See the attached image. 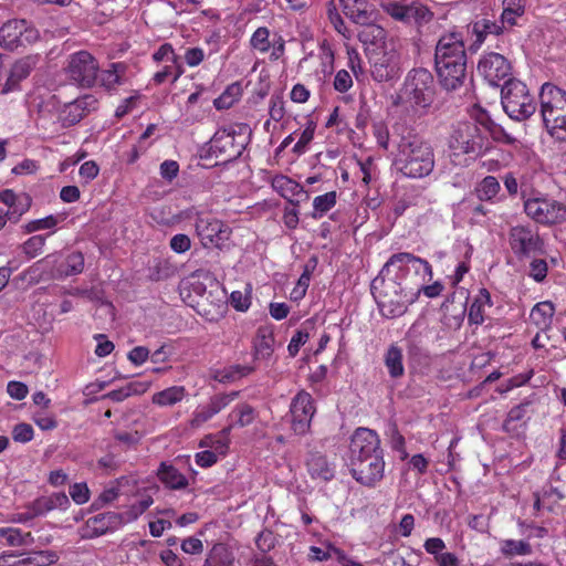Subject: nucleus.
<instances>
[{"label":"nucleus","mask_w":566,"mask_h":566,"mask_svg":"<svg viewBox=\"0 0 566 566\" xmlns=\"http://www.w3.org/2000/svg\"><path fill=\"white\" fill-rule=\"evenodd\" d=\"M396 146L394 167L402 176L420 179L429 176L434 169V151L430 143L403 128L399 135H394Z\"/></svg>","instance_id":"obj_1"},{"label":"nucleus","mask_w":566,"mask_h":566,"mask_svg":"<svg viewBox=\"0 0 566 566\" xmlns=\"http://www.w3.org/2000/svg\"><path fill=\"white\" fill-rule=\"evenodd\" d=\"M389 274L380 272L371 283V293L382 315L392 318L402 315L416 301V291L411 290V280L401 283L398 282V273L395 277H386Z\"/></svg>","instance_id":"obj_2"},{"label":"nucleus","mask_w":566,"mask_h":566,"mask_svg":"<svg viewBox=\"0 0 566 566\" xmlns=\"http://www.w3.org/2000/svg\"><path fill=\"white\" fill-rule=\"evenodd\" d=\"M541 116L547 133L557 142L566 143V91L552 83L542 85Z\"/></svg>","instance_id":"obj_3"},{"label":"nucleus","mask_w":566,"mask_h":566,"mask_svg":"<svg viewBox=\"0 0 566 566\" xmlns=\"http://www.w3.org/2000/svg\"><path fill=\"white\" fill-rule=\"evenodd\" d=\"M434 93L433 75L426 69H413L407 74L395 105L428 108L434 101Z\"/></svg>","instance_id":"obj_4"},{"label":"nucleus","mask_w":566,"mask_h":566,"mask_svg":"<svg viewBox=\"0 0 566 566\" xmlns=\"http://www.w3.org/2000/svg\"><path fill=\"white\" fill-rule=\"evenodd\" d=\"M504 112L515 120H525L536 111L533 96L526 85L516 78H509L501 91Z\"/></svg>","instance_id":"obj_5"},{"label":"nucleus","mask_w":566,"mask_h":566,"mask_svg":"<svg viewBox=\"0 0 566 566\" xmlns=\"http://www.w3.org/2000/svg\"><path fill=\"white\" fill-rule=\"evenodd\" d=\"M247 143V136L235 127L220 128L209 142V153L220 163H231L242 155Z\"/></svg>","instance_id":"obj_6"},{"label":"nucleus","mask_w":566,"mask_h":566,"mask_svg":"<svg viewBox=\"0 0 566 566\" xmlns=\"http://www.w3.org/2000/svg\"><path fill=\"white\" fill-rule=\"evenodd\" d=\"M98 72L99 64L97 60L87 51L75 52L67 59L66 76L81 87H92L96 83Z\"/></svg>","instance_id":"obj_7"},{"label":"nucleus","mask_w":566,"mask_h":566,"mask_svg":"<svg viewBox=\"0 0 566 566\" xmlns=\"http://www.w3.org/2000/svg\"><path fill=\"white\" fill-rule=\"evenodd\" d=\"M525 213L537 223L554 224L566 220V207L546 196L524 200Z\"/></svg>","instance_id":"obj_8"},{"label":"nucleus","mask_w":566,"mask_h":566,"mask_svg":"<svg viewBox=\"0 0 566 566\" xmlns=\"http://www.w3.org/2000/svg\"><path fill=\"white\" fill-rule=\"evenodd\" d=\"M380 8L395 21L408 25L415 23L418 27H422L433 18V13L429 8L419 1H412L407 4L400 1L390 0L381 2Z\"/></svg>","instance_id":"obj_9"},{"label":"nucleus","mask_w":566,"mask_h":566,"mask_svg":"<svg viewBox=\"0 0 566 566\" xmlns=\"http://www.w3.org/2000/svg\"><path fill=\"white\" fill-rule=\"evenodd\" d=\"M39 38V31L23 19L9 20L0 28V46L9 51L33 44Z\"/></svg>","instance_id":"obj_10"},{"label":"nucleus","mask_w":566,"mask_h":566,"mask_svg":"<svg viewBox=\"0 0 566 566\" xmlns=\"http://www.w3.org/2000/svg\"><path fill=\"white\" fill-rule=\"evenodd\" d=\"M450 147L463 154H480L484 148V136L473 122H459L450 136Z\"/></svg>","instance_id":"obj_11"},{"label":"nucleus","mask_w":566,"mask_h":566,"mask_svg":"<svg viewBox=\"0 0 566 566\" xmlns=\"http://www.w3.org/2000/svg\"><path fill=\"white\" fill-rule=\"evenodd\" d=\"M392 269H396L398 274L399 272L403 274L412 271L415 274L413 282L431 281L432 279L430 263L408 252L392 254L382 266L381 273H390Z\"/></svg>","instance_id":"obj_12"},{"label":"nucleus","mask_w":566,"mask_h":566,"mask_svg":"<svg viewBox=\"0 0 566 566\" xmlns=\"http://www.w3.org/2000/svg\"><path fill=\"white\" fill-rule=\"evenodd\" d=\"M509 243L518 259L543 253L544 250V242L538 231L526 226L512 227L509 232Z\"/></svg>","instance_id":"obj_13"},{"label":"nucleus","mask_w":566,"mask_h":566,"mask_svg":"<svg viewBox=\"0 0 566 566\" xmlns=\"http://www.w3.org/2000/svg\"><path fill=\"white\" fill-rule=\"evenodd\" d=\"M382 452L380 439L376 431L368 428H358L350 439L349 465Z\"/></svg>","instance_id":"obj_14"},{"label":"nucleus","mask_w":566,"mask_h":566,"mask_svg":"<svg viewBox=\"0 0 566 566\" xmlns=\"http://www.w3.org/2000/svg\"><path fill=\"white\" fill-rule=\"evenodd\" d=\"M512 66L507 59L495 52H490L481 56L478 63V72L492 86H499L501 81L504 83L511 78Z\"/></svg>","instance_id":"obj_15"},{"label":"nucleus","mask_w":566,"mask_h":566,"mask_svg":"<svg viewBox=\"0 0 566 566\" xmlns=\"http://www.w3.org/2000/svg\"><path fill=\"white\" fill-rule=\"evenodd\" d=\"M370 74L377 82H388L399 76L400 56L395 50H381L369 57Z\"/></svg>","instance_id":"obj_16"},{"label":"nucleus","mask_w":566,"mask_h":566,"mask_svg":"<svg viewBox=\"0 0 566 566\" xmlns=\"http://www.w3.org/2000/svg\"><path fill=\"white\" fill-rule=\"evenodd\" d=\"M124 515L122 513L108 511L96 514L85 522L81 527V537L84 539H93L114 532L124 525Z\"/></svg>","instance_id":"obj_17"},{"label":"nucleus","mask_w":566,"mask_h":566,"mask_svg":"<svg viewBox=\"0 0 566 566\" xmlns=\"http://www.w3.org/2000/svg\"><path fill=\"white\" fill-rule=\"evenodd\" d=\"M292 429L296 434H304L311 427L315 413L314 400L311 394L301 390L291 402Z\"/></svg>","instance_id":"obj_18"},{"label":"nucleus","mask_w":566,"mask_h":566,"mask_svg":"<svg viewBox=\"0 0 566 566\" xmlns=\"http://www.w3.org/2000/svg\"><path fill=\"white\" fill-rule=\"evenodd\" d=\"M352 476L361 485L373 488L384 478V452L349 465Z\"/></svg>","instance_id":"obj_19"},{"label":"nucleus","mask_w":566,"mask_h":566,"mask_svg":"<svg viewBox=\"0 0 566 566\" xmlns=\"http://www.w3.org/2000/svg\"><path fill=\"white\" fill-rule=\"evenodd\" d=\"M468 59L463 35L460 32H448L440 36L436 44L434 63Z\"/></svg>","instance_id":"obj_20"},{"label":"nucleus","mask_w":566,"mask_h":566,"mask_svg":"<svg viewBox=\"0 0 566 566\" xmlns=\"http://www.w3.org/2000/svg\"><path fill=\"white\" fill-rule=\"evenodd\" d=\"M467 60L434 63L440 85L447 91L461 87L467 78Z\"/></svg>","instance_id":"obj_21"},{"label":"nucleus","mask_w":566,"mask_h":566,"mask_svg":"<svg viewBox=\"0 0 566 566\" xmlns=\"http://www.w3.org/2000/svg\"><path fill=\"white\" fill-rule=\"evenodd\" d=\"M196 231L202 244L221 245L229 238V228L212 217H199L196 221Z\"/></svg>","instance_id":"obj_22"},{"label":"nucleus","mask_w":566,"mask_h":566,"mask_svg":"<svg viewBox=\"0 0 566 566\" xmlns=\"http://www.w3.org/2000/svg\"><path fill=\"white\" fill-rule=\"evenodd\" d=\"M97 101L92 95H84L63 106L59 120L63 127L80 123L91 111L95 109Z\"/></svg>","instance_id":"obj_23"},{"label":"nucleus","mask_w":566,"mask_h":566,"mask_svg":"<svg viewBox=\"0 0 566 566\" xmlns=\"http://www.w3.org/2000/svg\"><path fill=\"white\" fill-rule=\"evenodd\" d=\"M40 59L39 54H31L17 60L10 69L9 76L1 88V94L19 91L20 82L30 75Z\"/></svg>","instance_id":"obj_24"},{"label":"nucleus","mask_w":566,"mask_h":566,"mask_svg":"<svg viewBox=\"0 0 566 566\" xmlns=\"http://www.w3.org/2000/svg\"><path fill=\"white\" fill-rule=\"evenodd\" d=\"M344 14L355 24L377 22L378 10L367 0H339Z\"/></svg>","instance_id":"obj_25"},{"label":"nucleus","mask_w":566,"mask_h":566,"mask_svg":"<svg viewBox=\"0 0 566 566\" xmlns=\"http://www.w3.org/2000/svg\"><path fill=\"white\" fill-rule=\"evenodd\" d=\"M306 468L308 474L314 480L328 482L335 476V467L328 462L325 454L318 451L308 452Z\"/></svg>","instance_id":"obj_26"},{"label":"nucleus","mask_w":566,"mask_h":566,"mask_svg":"<svg viewBox=\"0 0 566 566\" xmlns=\"http://www.w3.org/2000/svg\"><path fill=\"white\" fill-rule=\"evenodd\" d=\"M70 506V500L64 492L52 493L48 496H40L28 504L33 515L42 516L53 510L65 511Z\"/></svg>","instance_id":"obj_27"},{"label":"nucleus","mask_w":566,"mask_h":566,"mask_svg":"<svg viewBox=\"0 0 566 566\" xmlns=\"http://www.w3.org/2000/svg\"><path fill=\"white\" fill-rule=\"evenodd\" d=\"M84 270V255L82 252L74 251L66 255L54 271L55 279H65L69 276L77 275Z\"/></svg>","instance_id":"obj_28"},{"label":"nucleus","mask_w":566,"mask_h":566,"mask_svg":"<svg viewBox=\"0 0 566 566\" xmlns=\"http://www.w3.org/2000/svg\"><path fill=\"white\" fill-rule=\"evenodd\" d=\"M486 305L492 306L491 295L486 289H481L469 308L468 321L470 324L481 325L484 322Z\"/></svg>","instance_id":"obj_29"},{"label":"nucleus","mask_w":566,"mask_h":566,"mask_svg":"<svg viewBox=\"0 0 566 566\" xmlns=\"http://www.w3.org/2000/svg\"><path fill=\"white\" fill-rule=\"evenodd\" d=\"M504 32L503 25L490 19H480L472 24V33L475 35V44H482L489 35H500Z\"/></svg>","instance_id":"obj_30"},{"label":"nucleus","mask_w":566,"mask_h":566,"mask_svg":"<svg viewBox=\"0 0 566 566\" xmlns=\"http://www.w3.org/2000/svg\"><path fill=\"white\" fill-rule=\"evenodd\" d=\"M159 480L169 489L180 490L188 485L187 478L181 474L175 467L161 463L158 469Z\"/></svg>","instance_id":"obj_31"},{"label":"nucleus","mask_w":566,"mask_h":566,"mask_svg":"<svg viewBox=\"0 0 566 566\" xmlns=\"http://www.w3.org/2000/svg\"><path fill=\"white\" fill-rule=\"evenodd\" d=\"M274 337L269 327L261 326L256 331L253 342L254 355L256 358H268L273 352Z\"/></svg>","instance_id":"obj_32"},{"label":"nucleus","mask_w":566,"mask_h":566,"mask_svg":"<svg viewBox=\"0 0 566 566\" xmlns=\"http://www.w3.org/2000/svg\"><path fill=\"white\" fill-rule=\"evenodd\" d=\"M272 187L276 192H279L283 198L287 199L293 205L294 202L291 200V198L304 192V189L300 184L284 175L275 176L272 179Z\"/></svg>","instance_id":"obj_33"},{"label":"nucleus","mask_w":566,"mask_h":566,"mask_svg":"<svg viewBox=\"0 0 566 566\" xmlns=\"http://www.w3.org/2000/svg\"><path fill=\"white\" fill-rule=\"evenodd\" d=\"M402 358L401 348L394 344L390 345L385 354L384 361L391 378H400L403 376L405 367Z\"/></svg>","instance_id":"obj_34"},{"label":"nucleus","mask_w":566,"mask_h":566,"mask_svg":"<svg viewBox=\"0 0 566 566\" xmlns=\"http://www.w3.org/2000/svg\"><path fill=\"white\" fill-rule=\"evenodd\" d=\"M186 397V389L182 386H171L153 395L151 401L159 407H170Z\"/></svg>","instance_id":"obj_35"},{"label":"nucleus","mask_w":566,"mask_h":566,"mask_svg":"<svg viewBox=\"0 0 566 566\" xmlns=\"http://www.w3.org/2000/svg\"><path fill=\"white\" fill-rule=\"evenodd\" d=\"M357 38L364 45H378L386 39V30L377 22L360 25Z\"/></svg>","instance_id":"obj_36"},{"label":"nucleus","mask_w":566,"mask_h":566,"mask_svg":"<svg viewBox=\"0 0 566 566\" xmlns=\"http://www.w3.org/2000/svg\"><path fill=\"white\" fill-rule=\"evenodd\" d=\"M56 559L57 556L52 551H38L13 562V566H50Z\"/></svg>","instance_id":"obj_37"},{"label":"nucleus","mask_w":566,"mask_h":566,"mask_svg":"<svg viewBox=\"0 0 566 566\" xmlns=\"http://www.w3.org/2000/svg\"><path fill=\"white\" fill-rule=\"evenodd\" d=\"M256 417L255 409L248 403H239L229 413L228 419L235 427H247L251 424Z\"/></svg>","instance_id":"obj_38"},{"label":"nucleus","mask_w":566,"mask_h":566,"mask_svg":"<svg viewBox=\"0 0 566 566\" xmlns=\"http://www.w3.org/2000/svg\"><path fill=\"white\" fill-rule=\"evenodd\" d=\"M554 313V304L552 302L546 301L537 303L531 311L530 316L534 324L544 328L551 324Z\"/></svg>","instance_id":"obj_39"},{"label":"nucleus","mask_w":566,"mask_h":566,"mask_svg":"<svg viewBox=\"0 0 566 566\" xmlns=\"http://www.w3.org/2000/svg\"><path fill=\"white\" fill-rule=\"evenodd\" d=\"M500 188L494 176H486L476 185L474 193L480 201H490L499 193Z\"/></svg>","instance_id":"obj_40"},{"label":"nucleus","mask_w":566,"mask_h":566,"mask_svg":"<svg viewBox=\"0 0 566 566\" xmlns=\"http://www.w3.org/2000/svg\"><path fill=\"white\" fill-rule=\"evenodd\" d=\"M0 537L6 538L9 546H25L34 542L30 532L22 533L20 528L0 527Z\"/></svg>","instance_id":"obj_41"},{"label":"nucleus","mask_w":566,"mask_h":566,"mask_svg":"<svg viewBox=\"0 0 566 566\" xmlns=\"http://www.w3.org/2000/svg\"><path fill=\"white\" fill-rule=\"evenodd\" d=\"M184 74V67L179 57H174V61L166 65L161 71L155 73L153 80L156 84H163L167 80L175 83Z\"/></svg>","instance_id":"obj_42"},{"label":"nucleus","mask_w":566,"mask_h":566,"mask_svg":"<svg viewBox=\"0 0 566 566\" xmlns=\"http://www.w3.org/2000/svg\"><path fill=\"white\" fill-rule=\"evenodd\" d=\"M528 407H530L528 401H524V402L513 407L509 411L506 419L503 422V426H502L503 430L507 433L515 432L518 428L517 422L522 421L524 419V417L527 413Z\"/></svg>","instance_id":"obj_43"},{"label":"nucleus","mask_w":566,"mask_h":566,"mask_svg":"<svg viewBox=\"0 0 566 566\" xmlns=\"http://www.w3.org/2000/svg\"><path fill=\"white\" fill-rule=\"evenodd\" d=\"M336 191H329L324 195L315 197L313 200L312 217L314 219L322 218L327 211H329L336 205Z\"/></svg>","instance_id":"obj_44"},{"label":"nucleus","mask_w":566,"mask_h":566,"mask_svg":"<svg viewBox=\"0 0 566 566\" xmlns=\"http://www.w3.org/2000/svg\"><path fill=\"white\" fill-rule=\"evenodd\" d=\"M241 94V85L239 83H233L214 99L213 105L217 109H228L240 98Z\"/></svg>","instance_id":"obj_45"},{"label":"nucleus","mask_w":566,"mask_h":566,"mask_svg":"<svg viewBox=\"0 0 566 566\" xmlns=\"http://www.w3.org/2000/svg\"><path fill=\"white\" fill-rule=\"evenodd\" d=\"M501 552L504 556H524L532 554V546L526 541L504 539L501 542Z\"/></svg>","instance_id":"obj_46"},{"label":"nucleus","mask_w":566,"mask_h":566,"mask_svg":"<svg viewBox=\"0 0 566 566\" xmlns=\"http://www.w3.org/2000/svg\"><path fill=\"white\" fill-rule=\"evenodd\" d=\"M253 371L250 366L233 365L224 368L218 373L217 379L220 382L234 381L243 376H247Z\"/></svg>","instance_id":"obj_47"},{"label":"nucleus","mask_w":566,"mask_h":566,"mask_svg":"<svg viewBox=\"0 0 566 566\" xmlns=\"http://www.w3.org/2000/svg\"><path fill=\"white\" fill-rule=\"evenodd\" d=\"M153 504V497L150 495L144 496L138 502L132 504L124 515V523L136 521L150 505Z\"/></svg>","instance_id":"obj_48"},{"label":"nucleus","mask_w":566,"mask_h":566,"mask_svg":"<svg viewBox=\"0 0 566 566\" xmlns=\"http://www.w3.org/2000/svg\"><path fill=\"white\" fill-rule=\"evenodd\" d=\"M45 244V237L41 234L29 238L22 245V252L29 258L33 259L39 255Z\"/></svg>","instance_id":"obj_49"},{"label":"nucleus","mask_w":566,"mask_h":566,"mask_svg":"<svg viewBox=\"0 0 566 566\" xmlns=\"http://www.w3.org/2000/svg\"><path fill=\"white\" fill-rule=\"evenodd\" d=\"M57 224V218L54 216H48L42 219L29 221L22 226L24 233H33L40 230L52 229Z\"/></svg>","instance_id":"obj_50"},{"label":"nucleus","mask_w":566,"mask_h":566,"mask_svg":"<svg viewBox=\"0 0 566 566\" xmlns=\"http://www.w3.org/2000/svg\"><path fill=\"white\" fill-rule=\"evenodd\" d=\"M428 281H421V282H412L411 281V290L416 291V300L420 295V293H423L426 296L432 298L440 295V293L443 290V286L440 282H434L431 285H427Z\"/></svg>","instance_id":"obj_51"},{"label":"nucleus","mask_w":566,"mask_h":566,"mask_svg":"<svg viewBox=\"0 0 566 566\" xmlns=\"http://www.w3.org/2000/svg\"><path fill=\"white\" fill-rule=\"evenodd\" d=\"M239 396V391H232L229 394H219L210 398L208 406L212 410L214 415L219 413L222 409H224L230 402L237 399Z\"/></svg>","instance_id":"obj_52"},{"label":"nucleus","mask_w":566,"mask_h":566,"mask_svg":"<svg viewBox=\"0 0 566 566\" xmlns=\"http://www.w3.org/2000/svg\"><path fill=\"white\" fill-rule=\"evenodd\" d=\"M32 206V200H27L22 198V202L19 201L18 205L8 207L7 211H4V216L8 221L11 223H18L21 217L27 213Z\"/></svg>","instance_id":"obj_53"},{"label":"nucleus","mask_w":566,"mask_h":566,"mask_svg":"<svg viewBox=\"0 0 566 566\" xmlns=\"http://www.w3.org/2000/svg\"><path fill=\"white\" fill-rule=\"evenodd\" d=\"M269 35L270 32L268 28H258L251 36V46L260 52H266L270 49Z\"/></svg>","instance_id":"obj_54"},{"label":"nucleus","mask_w":566,"mask_h":566,"mask_svg":"<svg viewBox=\"0 0 566 566\" xmlns=\"http://www.w3.org/2000/svg\"><path fill=\"white\" fill-rule=\"evenodd\" d=\"M12 439L15 442L27 443L33 439L34 431L31 424L21 422L13 427L12 429Z\"/></svg>","instance_id":"obj_55"},{"label":"nucleus","mask_w":566,"mask_h":566,"mask_svg":"<svg viewBox=\"0 0 566 566\" xmlns=\"http://www.w3.org/2000/svg\"><path fill=\"white\" fill-rule=\"evenodd\" d=\"M269 114L271 119L280 122L285 115L284 99L281 94H274L270 98Z\"/></svg>","instance_id":"obj_56"},{"label":"nucleus","mask_w":566,"mask_h":566,"mask_svg":"<svg viewBox=\"0 0 566 566\" xmlns=\"http://www.w3.org/2000/svg\"><path fill=\"white\" fill-rule=\"evenodd\" d=\"M119 67L123 69L122 64L113 63L109 70L102 72L101 82L103 86L113 88L120 83V77L118 75Z\"/></svg>","instance_id":"obj_57"},{"label":"nucleus","mask_w":566,"mask_h":566,"mask_svg":"<svg viewBox=\"0 0 566 566\" xmlns=\"http://www.w3.org/2000/svg\"><path fill=\"white\" fill-rule=\"evenodd\" d=\"M315 132V125L310 122L307 127L302 132L300 139L293 147V153L301 155L305 153L307 145L313 140Z\"/></svg>","instance_id":"obj_58"},{"label":"nucleus","mask_w":566,"mask_h":566,"mask_svg":"<svg viewBox=\"0 0 566 566\" xmlns=\"http://www.w3.org/2000/svg\"><path fill=\"white\" fill-rule=\"evenodd\" d=\"M70 496L76 504H84L90 500V490L86 483H74L70 486Z\"/></svg>","instance_id":"obj_59"},{"label":"nucleus","mask_w":566,"mask_h":566,"mask_svg":"<svg viewBox=\"0 0 566 566\" xmlns=\"http://www.w3.org/2000/svg\"><path fill=\"white\" fill-rule=\"evenodd\" d=\"M310 338V334L303 329H298L292 336L290 344L287 346V350L291 357H295L301 346H303Z\"/></svg>","instance_id":"obj_60"},{"label":"nucleus","mask_w":566,"mask_h":566,"mask_svg":"<svg viewBox=\"0 0 566 566\" xmlns=\"http://www.w3.org/2000/svg\"><path fill=\"white\" fill-rule=\"evenodd\" d=\"M118 495H119V491L115 488L104 490L99 494V496L96 500H94L91 507H92V510L97 511V510L102 509L104 505L115 501L118 497Z\"/></svg>","instance_id":"obj_61"},{"label":"nucleus","mask_w":566,"mask_h":566,"mask_svg":"<svg viewBox=\"0 0 566 566\" xmlns=\"http://www.w3.org/2000/svg\"><path fill=\"white\" fill-rule=\"evenodd\" d=\"M22 198L27 200H32V198L25 192H21L18 195L11 189H4L0 191V202L6 205L7 207L15 206L19 201L22 202Z\"/></svg>","instance_id":"obj_62"},{"label":"nucleus","mask_w":566,"mask_h":566,"mask_svg":"<svg viewBox=\"0 0 566 566\" xmlns=\"http://www.w3.org/2000/svg\"><path fill=\"white\" fill-rule=\"evenodd\" d=\"M530 276L533 277L536 282H542L545 280L547 275V263L543 259H534L531 262Z\"/></svg>","instance_id":"obj_63"},{"label":"nucleus","mask_w":566,"mask_h":566,"mask_svg":"<svg viewBox=\"0 0 566 566\" xmlns=\"http://www.w3.org/2000/svg\"><path fill=\"white\" fill-rule=\"evenodd\" d=\"M353 86L350 74L346 70H339L334 78V88L339 93L347 92Z\"/></svg>","instance_id":"obj_64"}]
</instances>
